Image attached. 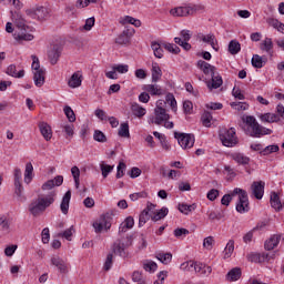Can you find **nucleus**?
I'll list each match as a JSON object with an SVG mask.
<instances>
[{
	"mask_svg": "<svg viewBox=\"0 0 284 284\" xmlns=\"http://www.w3.org/2000/svg\"><path fill=\"white\" fill-rule=\"evenodd\" d=\"M55 199V191H51L48 195H38V197L29 204L30 214L36 217L41 216V214L54 203Z\"/></svg>",
	"mask_w": 284,
	"mask_h": 284,
	"instance_id": "1",
	"label": "nucleus"
},
{
	"mask_svg": "<svg viewBox=\"0 0 284 284\" xmlns=\"http://www.w3.org/2000/svg\"><path fill=\"white\" fill-rule=\"evenodd\" d=\"M12 21L18 30H20L17 36L18 41H32L34 39V36H32V33H28V28L30 27L26 24V19L21 13L14 12V14L12 16Z\"/></svg>",
	"mask_w": 284,
	"mask_h": 284,
	"instance_id": "2",
	"label": "nucleus"
},
{
	"mask_svg": "<svg viewBox=\"0 0 284 284\" xmlns=\"http://www.w3.org/2000/svg\"><path fill=\"white\" fill-rule=\"evenodd\" d=\"M205 7L202 4H186L184 7H176L170 10L172 17H194L197 12H203Z\"/></svg>",
	"mask_w": 284,
	"mask_h": 284,
	"instance_id": "3",
	"label": "nucleus"
},
{
	"mask_svg": "<svg viewBox=\"0 0 284 284\" xmlns=\"http://www.w3.org/2000/svg\"><path fill=\"white\" fill-rule=\"evenodd\" d=\"M132 235H128L126 237L118 239L113 245H112V252L113 254H118V256H121L122 258H125L128 256V247H132Z\"/></svg>",
	"mask_w": 284,
	"mask_h": 284,
	"instance_id": "4",
	"label": "nucleus"
},
{
	"mask_svg": "<svg viewBox=\"0 0 284 284\" xmlns=\"http://www.w3.org/2000/svg\"><path fill=\"white\" fill-rule=\"evenodd\" d=\"M220 140L225 148H234L236 143H239V138H236V130L234 128L231 129H222L220 131Z\"/></svg>",
	"mask_w": 284,
	"mask_h": 284,
	"instance_id": "5",
	"label": "nucleus"
},
{
	"mask_svg": "<svg viewBox=\"0 0 284 284\" xmlns=\"http://www.w3.org/2000/svg\"><path fill=\"white\" fill-rule=\"evenodd\" d=\"M242 121L246 123L248 128H251L252 131L250 132V136H252L253 139H261V136H263V126L258 124L256 118L247 115L245 118H242Z\"/></svg>",
	"mask_w": 284,
	"mask_h": 284,
	"instance_id": "6",
	"label": "nucleus"
},
{
	"mask_svg": "<svg viewBox=\"0 0 284 284\" xmlns=\"http://www.w3.org/2000/svg\"><path fill=\"white\" fill-rule=\"evenodd\" d=\"M174 139L178 140L179 145L182 150H190V148H194V134L192 133H179L174 132Z\"/></svg>",
	"mask_w": 284,
	"mask_h": 284,
	"instance_id": "7",
	"label": "nucleus"
},
{
	"mask_svg": "<svg viewBox=\"0 0 284 284\" xmlns=\"http://www.w3.org/2000/svg\"><path fill=\"white\" fill-rule=\"evenodd\" d=\"M112 227V214L105 213L100 216V219L93 223V229L97 232V234H100V232H103V229L106 231Z\"/></svg>",
	"mask_w": 284,
	"mask_h": 284,
	"instance_id": "8",
	"label": "nucleus"
},
{
	"mask_svg": "<svg viewBox=\"0 0 284 284\" xmlns=\"http://www.w3.org/2000/svg\"><path fill=\"white\" fill-rule=\"evenodd\" d=\"M26 14L27 17H31V19H38V21H45L50 17V11L45 7H37L27 9Z\"/></svg>",
	"mask_w": 284,
	"mask_h": 284,
	"instance_id": "9",
	"label": "nucleus"
},
{
	"mask_svg": "<svg viewBox=\"0 0 284 284\" xmlns=\"http://www.w3.org/2000/svg\"><path fill=\"white\" fill-rule=\"evenodd\" d=\"M180 36L181 38H174V42L183 48V50H185L186 52L192 50V44L187 42L190 41V39H192V33L190 32V30H182L180 32Z\"/></svg>",
	"mask_w": 284,
	"mask_h": 284,
	"instance_id": "10",
	"label": "nucleus"
},
{
	"mask_svg": "<svg viewBox=\"0 0 284 284\" xmlns=\"http://www.w3.org/2000/svg\"><path fill=\"white\" fill-rule=\"evenodd\" d=\"M251 190H252L253 196H255L257 201H261V199H263V194H265V182L254 181L251 184Z\"/></svg>",
	"mask_w": 284,
	"mask_h": 284,
	"instance_id": "11",
	"label": "nucleus"
},
{
	"mask_svg": "<svg viewBox=\"0 0 284 284\" xmlns=\"http://www.w3.org/2000/svg\"><path fill=\"white\" fill-rule=\"evenodd\" d=\"M62 51L63 49L59 44H53L52 48L48 51V58L51 65H57V63H59Z\"/></svg>",
	"mask_w": 284,
	"mask_h": 284,
	"instance_id": "12",
	"label": "nucleus"
},
{
	"mask_svg": "<svg viewBox=\"0 0 284 284\" xmlns=\"http://www.w3.org/2000/svg\"><path fill=\"white\" fill-rule=\"evenodd\" d=\"M155 119L153 123L155 125H161L164 121H170V114H168V111L163 109V106H156L154 109Z\"/></svg>",
	"mask_w": 284,
	"mask_h": 284,
	"instance_id": "13",
	"label": "nucleus"
},
{
	"mask_svg": "<svg viewBox=\"0 0 284 284\" xmlns=\"http://www.w3.org/2000/svg\"><path fill=\"white\" fill-rule=\"evenodd\" d=\"M51 265L57 267V270L60 272V274H68V263L63 261L60 256H53L51 257Z\"/></svg>",
	"mask_w": 284,
	"mask_h": 284,
	"instance_id": "14",
	"label": "nucleus"
},
{
	"mask_svg": "<svg viewBox=\"0 0 284 284\" xmlns=\"http://www.w3.org/2000/svg\"><path fill=\"white\" fill-rule=\"evenodd\" d=\"M132 34H134V29H126L122 31V33H120L115 39V43L119 45H128V43H130V39H132Z\"/></svg>",
	"mask_w": 284,
	"mask_h": 284,
	"instance_id": "15",
	"label": "nucleus"
},
{
	"mask_svg": "<svg viewBox=\"0 0 284 284\" xmlns=\"http://www.w3.org/2000/svg\"><path fill=\"white\" fill-rule=\"evenodd\" d=\"M142 90L144 92H149V94H151V97H163V94H164L163 89L159 84H144L142 87Z\"/></svg>",
	"mask_w": 284,
	"mask_h": 284,
	"instance_id": "16",
	"label": "nucleus"
},
{
	"mask_svg": "<svg viewBox=\"0 0 284 284\" xmlns=\"http://www.w3.org/2000/svg\"><path fill=\"white\" fill-rule=\"evenodd\" d=\"M235 210L239 212V214L250 212V197H247V195L244 197H239Z\"/></svg>",
	"mask_w": 284,
	"mask_h": 284,
	"instance_id": "17",
	"label": "nucleus"
},
{
	"mask_svg": "<svg viewBox=\"0 0 284 284\" xmlns=\"http://www.w3.org/2000/svg\"><path fill=\"white\" fill-rule=\"evenodd\" d=\"M200 39L203 41V43H209V45H211L215 52H219V40H216V36L213 33H209L206 36L202 34Z\"/></svg>",
	"mask_w": 284,
	"mask_h": 284,
	"instance_id": "18",
	"label": "nucleus"
},
{
	"mask_svg": "<svg viewBox=\"0 0 284 284\" xmlns=\"http://www.w3.org/2000/svg\"><path fill=\"white\" fill-rule=\"evenodd\" d=\"M278 243H281V235L278 234L272 235L268 240L265 241L264 248L267 252H272L274 247H278Z\"/></svg>",
	"mask_w": 284,
	"mask_h": 284,
	"instance_id": "19",
	"label": "nucleus"
},
{
	"mask_svg": "<svg viewBox=\"0 0 284 284\" xmlns=\"http://www.w3.org/2000/svg\"><path fill=\"white\" fill-rule=\"evenodd\" d=\"M81 83H83V75L81 72H74L68 81L69 88H81Z\"/></svg>",
	"mask_w": 284,
	"mask_h": 284,
	"instance_id": "20",
	"label": "nucleus"
},
{
	"mask_svg": "<svg viewBox=\"0 0 284 284\" xmlns=\"http://www.w3.org/2000/svg\"><path fill=\"white\" fill-rule=\"evenodd\" d=\"M70 199H72V191H67L60 204L62 214H68L70 211Z\"/></svg>",
	"mask_w": 284,
	"mask_h": 284,
	"instance_id": "21",
	"label": "nucleus"
},
{
	"mask_svg": "<svg viewBox=\"0 0 284 284\" xmlns=\"http://www.w3.org/2000/svg\"><path fill=\"white\" fill-rule=\"evenodd\" d=\"M197 68L201 69L204 74H214L216 72V67L205 62L204 60L197 61Z\"/></svg>",
	"mask_w": 284,
	"mask_h": 284,
	"instance_id": "22",
	"label": "nucleus"
},
{
	"mask_svg": "<svg viewBox=\"0 0 284 284\" xmlns=\"http://www.w3.org/2000/svg\"><path fill=\"white\" fill-rule=\"evenodd\" d=\"M39 130L47 141H50L52 139V128L47 122H40L39 123Z\"/></svg>",
	"mask_w": 284,
	"mask_h": 284,
	"instance_id": "23",
	"label": "nucleus"
},
{
	"mask_svg": "<svg viewBox=\"0 0 284 284\" xmlns=\"http://www.w3.org/2000/svg\"><path fill=\"white\" fill-rule=\"evenodd\" d=\"M33 81L37 88H42L45 83V70L33 71Z\"/></svg>",
	"mask_w": 284,
	"mask_h": 284,
	"instance_id": "24",
	"label": "nucleus"
},
{
	"mask_svg": "<svg viewBox=\"0 0 284 284\" xmlns=\"http://www.w3.org/2000/svg\"><path fill=\"white\" fill-rule=\"evenodd\" d=\"M211 77H212L211 79L212 83L211 84L209 83L207 88L210 90H219V88L223 85V78L220 74H216V72L212 73Z\"/></svg>",
	"mask_w": 284,
	"mask_h": 284,
	"instance_id": "25",
	"label": "nucleus"
},
{
	"mask_svg": "<svg viewBox=\"0 0 284 284\" xmlns=\"http://www.w3.org/2000/svg\"><path fill=\"white\" fill-rule=\"evenodd\" d=\"M152 83H158V81H161V78L163 77V71L161 70V67H159V63L153 62L152 63Z\"/></svg>",
	"mask_w": 284,
	"mask_h": 284,
	"instance_id": "26",
	"label": "nucleus"
},
{
	"mask_svg": "<svg viewBox=\"0 0 284 284\" xmlns=\"http://www.w3.org/2000/svg\"><path fill=\"white\" fill-rule=\"evenodd\" d=\"M7 74L9 77H13L14 79H23L26 77V70H20L19 72H17V65L10 64L7 68Z\"/></svg>",
	"mask_w": 284,
	"mask_h": 284,
	"instance_id": "27",
	"label": "nucleus"
},
{
	"mask_svg": "<svg viewBox=\"0 0 284 284\" xmlns=\"http://www.w3.org/2000/svg\"><path fill=\"white\" fill-rule=\"evenodd\" d=\"M271 207L276 210V212H281V210L284 207L283 203H281V197H278V193L276 192L271 194Z\"/></svg>",
	"mask_w": 284,
	"mask_h": 284,
	"instance_id": "28",
	"label": "nucleus"
},
{
	"mask_svg": "<svg viewBox=\"0 0 284 284\" xmlns=\"http://www.w3.org/2000/svg\"><path fill=\"white\" fill-rule=\"evenodd\" d=\"M260 119L264 123H278L281 121V116L276 113H265L260 115Z\"/></svg>",
	"mask_w": 284,
	"mask_h": 284,
	"instance_id": "29",
	"label": "nucleus"
},
{
	"mask_svg": "<svg viewBox=\"0 0 284 284\" xmlns=\"http://www.w3.org/2000/svg\"><path fill=\"white\" fill-rule=\"evenodd\" d=\"M231 158L233 161H236L239 165H250V156L244 155L243 153H232Z\"/></svg>",
	"mask_w": 284,
	"mask_h": 284,
	"instance_id": "30",
	"label": "nucleus"
},
{
	"mask_svg": "<svg viewBox=\"0 0 284 284\" xmlns=\"http://www.w3.org/2000/svg\"><path fill=\"white\" fill-rule=\"evenodd\" d=\"M241 267H234L226 274V278L232 283L234 281H239L242 276Z\"/></svg>",
	"mask_w": 284,
	"mask_h": 284,
	"instance_id": "31",
	"label": "nucleus"
},
{
	"mask_svg": "<svg viewBox=\"0 0 284 284\" xmlns=\"http://www.w3.org/2000/svg\"><path fill=\"white\" fill-rule=\"evenodd\" d=\"M246 258L250 263H265L264 253H248Z\"/></svg>",
	"mask_w": 284,
	"mask_h": 284,
	"instance_id": "32",
	"label": "nucleus"
},
{
	"mask_svg": "<svg viewBox=\"0 0 284 284\" xmlns=\"http://www.w3.org/2000/svg\"><path fill=\"white\" fill-rule=\"evenodd\" d=\"M118 134L122 139H130V124H128V122L121 123Z\"/></svg>",
	"mask_w": 284,
	"mask_h": 284,
	"instance_id": "33",
	"label": "nucleus"
},
{
	"mask_svg": "<svg viewBox=\"0 0 284 284\" xmlns=\"http://www.w3.org/2000/svg\"><path fill=\"white\" fill-rule=\"evenodd\" d=\"M266 61H267L266 58L263 59V57H261L258 54H254L251 60V63H252L253 68L260 69V68H263V65H265Z\"/></svg>",
	"mask_w": 284,
	"mask_h": 284,
	"instance_id": "34",
	"label": "nucleus"
},
{
	"mask_svg": "<svg viewBox=\"0 0 284 284\" xmlns=\"http://www.w3.org/2000/svg\"><path fill=\"white\" fill-rule=\"evenodd\" d=\"M131 111L134 116H138L139 119H141V116H145V108L141 106L139 103H133L131 105Z\"/></svg>",
	"mask_w": 284,
	"mask_h": 284,
	"instance_id": "35",
	"label": "nucleus"
},
{
	"mask_svg": "<svg viewBox=\"0 0 284 284\" xmlns=\"http://www.w3.org/2000/svg\"><path fill=\"white\" fill-rule=\"evenodd\" d=\"M229 52L230 54H239L241 52V43L239 40H231L229 43Z\"/></svg>",
	"mask_w": 284,
	"mask_h": 284,
	"instance_id": "36",
	"label": "nucleus"
},
{
	"mask_svg": "<svg viewBox=\"0 0 284 284\" xmlns=\"http://www.w3.org/2000/svg\"><path fill=\"white\" fill-rule=\"evenodd\" d=\"M32 172H34V166H32L31 162H28L24 171V183H30L32 181Z\"/></svg>",
	"mask_w": 284,
	"mask_h": 284,
	"instance_id": "37",
	"label": "nucleus"
},
{
	"mask_svg": "<svg viewBox=\"0 0 284 284\" xmlns=\"http://www.w3.org/2000/svg\"><path fill=\"white\" fill-rule=\"evenodd\" d=\"M178 210L179 212H181V214H190V212H194V210H196V204L187 205L185 203H182L179 204Z\"/></svg>",
	"mask_w": 284,
	"mask_h": 284,
	"instance_id": "38",
	"label": "nucleus"
},
{
	"mask_svg": "<svg viewBox=\"0 0 284 284\" xmlns=\"http://www.w3.org/2000/svg\"><path fill=\"white\" fill-rule=\"evenodd\" d=\"M281 150V148H278V144H273V145H268L266 148H264L260 154L262 156H267L270 154H274V152H278Z\"/></svg>",
	"mask_w": 284,
	"mask_h": 284,
	"instance_id": "39",
	"label": "nucleus"
},
{
	"mask_svg": "<svg viewBox=\"0 0 284 284\" xmlns=\"http://www.w3.org/2000/svg\"><path fill=\"white\" fill-rule=\"evenodd\" d=\"M158 261H161L163 265H169L172 262V253H158L156 256Z\"/></svg>",
	"mask_w": 284,
	"mask_h": 284,
	"instance_id": "40",
	"label": "nucleus"
},
{
	"mask_svg": "<svg viewBox=\"0 0 284 284\" xmlns=\"http://www.w3.org/2000/svg\"><path fill=\"white\" fill-rule=\"evenodd\" d=\"M260 48L264 52H271L274 48V42H272V38H265V40L261 43Z\"/></svg>",
	"mask_w": 284,
	"mask_h": 284,
	"instance_id": "41",
	"label": "nucleus"
},
{
	"mask_svg": "<svg viewBox=\"0 0 284 284\" xmlns=\"http://www.w3.org/2000/svg\"><path fill=\"white\" fill-rule=\"evenodd\" d=\"M14 194L18 196V200L23 203V201H26V196H23V185L21 184V182H16L14 183Z\"/></svg>",
	"mask_w": 284,
	"mask_h": 284,
	"instance_id": "42",
	"label": "nucleus"
},
{
	"mask_svg": "<svg viewBox=\"0 0 284 284\" xmlns=\"http://www.w3.org/2000/svg\"><path fill=\"white\" fill-rule=\"evenodd\" d=\"M168 207H162L160 211H158L153 216H151V221H161V219H165L166 214H169Z\"/></svg>",
	"mask_w": 284,
	"mask_h": 284,
	"instance_id": "43",
	"label": "nucleus"
},
{
	"mask_svg": "<svg viewBox=\"0 0 284 284\" xmlns=\"http://www.w3.org/2000/svg\"><path fill=\"white\" fill-rule=\"evenodd\" d=\"M151 48L156 59H163V48H161V44L159 42H152Z\"/></svg>",
	"mask_w": 284,
	"mask_h": 284,
	"instance_id": "44",
	"label": "nucleus"
},
{
	"mask_svg": "<svg viewBox=\"0 0 284 284\" xmlns=\"http://www.w3.org/2000/svg\"><path fill=\"white\" fill-rule=\"evenodd\" d=\"M150 219H152L150 213L148 211L143 210L139 217V227H143V225H145L148 223V221H150Z\"/></svg>",
	"mask_w": 284,
	"mask_h": 284,
	"instance_id": "45",
	"label": "nucleus"
},
{
	"mask_svg": "<svg viewBox=\"0 0 284 284\" xmlns=\"http://www.w3.org/2000/svg\"><path fill=\"white\" fill-rule=\"evenodd\" d=\"M100 170L102 172L103 179H108V174L114 170V165L105 164V162H102L100 164Z\"/></svg>",
	"mask_w": 284,
	"mask_h": 284,
	"instance_id": "46",
	"label": "nucleus"
},
{
	"mask_svg": "<svg viewBox=\"0 0 284 284\" xmlns=\"http://www.w3.org/2000/svg\"><path fill=\"white\" fill-rule=\"evenodd\" d=\"M202 124L204 128H210L212 125V113L211 112H204L201 118Z\"/></svg>",
	"mask_w": 284,
	"mask_h": 284,
	"instance_id": "47",
	"label": "nucleus"
},
{
	"mask_svg": "<svg viewBox=\"0 0 284 284\" xmlns=\"http://www.w3.org/2000/svg\"><path fill=\"white\" fill-rule=\"evenodd\" d=\"M93 139H94V141H98V143H106L108 142V138L105 136V133L102 131H99V130L94 131Z\"/></svg>",
	"mask_w": 284,
	"mask_h": 284,
	"instance_id": "48",
	"label": "nucleus"
},
{
	"mask_svg": "<svg viewBox=\"0 0 284 284\" xmlns=\"http://www.w3.org/2000/svg\"><path fill=\"white\" fill-rule=\"evenodd\" d=\"M234 252V240H230L224 250V258H230Z\"/></svg>",
	"mask_w": 284,
	"mask_h": 284,
	"instance_id": "49",
	"label": "nucleus"
},
{
	"mask_svg": "<svg viewBox=\"0 0 284 284\" xmlns=\"http://www.w3.org/2000/svg\"><path fill=\"white\" fill-rule=\"evenodd\" d=\"M122 23H130L131 26H134L135 28H141V20L136 18H132L130 16H125Z\"/></svg>",
	"mask_w": 284,
	"mask_h": 284,
	"instance_id": "50",
	"label": "nucleus"
},
{
	"mask_svg": "<svg viewBox=\"0 0 284 284\" xmlns=\"http://www.w3.org/2000/svg\"><path fill=\"white\" fill-rule=\"evenodd\" d=\"M64 114L70 123H74L77 121V115L74 114V111L70 106H64Z\"/></svg>",
	"mask_w": 284,
	"mask_h": 284,
	"instance_id": "51",
	"label": "nucleus"
},
{
	"mask_svg": "<svg viewBox=\"0 0 284 284\" xmlns=\"http://www.w3.org/2000/svg\"><path fill=\"white\" fill-rule=\"evenodd\" d=\"M196 267V262L189 261L181 264V270L184 272H194Z\"/></svg>",
	"mask_w": 284,
	"mask_h": 284,
	"instance_id": "52",
	"label": "nucleus"
},
{
	"mask_svg": "<svg viewBox=\"0 0 284 284\" xmlns=\"http://www.w3.org/2000/svg\"><path fill=\"white\" fill-rule=\"evenodd\" d=\"M126 168H128V165H125V162H123V161L119 162L115 178L116 179H123V176H125V169Z\"/></svg>",
	"mask_w": 284,
	"mask_h": 284,
	"instance_id": "53",
	"label": "nucleus"
},
{
	"mask_svg": "<svg viewBox=\"0 0 284 284\" xmlns=\"http://www.w3.org/2000/svg\"><path fill=\"white\" fill-rule=\"evenodd\" d=\"M165 101L170 104L171 110H173V112H176V99L174 98V94L168 93L165 97Z\"/></svg>",
	"mask_w": 284,
	"mask_h": 284,
	"instance_id": "54",
	"label": "nucleus"
},
{
	"mask_svg": "<svg viewBox=\"0 0 284 284\" xmlns=\"http://www.w3.org/2000/svg\"><path fill=\"white\" fill-rule=\"evenodd\" d=\"M164 50H168V52H171L172 54H179V52H181L179 45L174 43H164Z\"/></svg>",
	"mask_w": 284,
	"mask_h": 284,
	"instance_id": "55",
	"label": "nucleus"
},
{
	"mask_svg": "<svg viewBox=\"0 0 284 284\" xmlns=\"http://www.w3.org/2000/svg\"><path fill=\"white\" fill-rule=\"evenodd\" d=\"M112 70L119 72V74H125L130 70V67L128 64H115L112 67Z\"/></svg>",
	"mask_w": 284,
	"mask_h": 284,
	"instance_id": "56",
	"label": "nucleus"
},
{
	"mask_svg": "<svg viewBox=\"0 0 284 284\" xmlns=\"http://www.w3.org/2000/svg\"><path fill=\"white\" fill-rule=\"evenodd\" d=\"M156 267V262L146 261L143 263V270H145V272H155Z\"/></svg>",
	"mask_w": 284,
	"mask_h": 284,
	"instance_id": "57",
	"label": "nucleus"
},
{
	"mask_svg": "<svg viewBox=\"0 0 284 284\" xmlns=\"http://www.w3.org/2000/svg\"><path fill=\"white\" fill-rule=\"evenodd\" d=\"M203 247L205 250H212L214 247V236H207L203 241Z\"/></svg>",
	"mask_w": 284,
	"mask_h": 284,
	"instance_id": "58",
	"label": "nucleus"
},
{
	"mask_svg": "<svg viewBox=\"0 0 284 284\" xmlns=\"http://www.w3.org/2000/svg\"><path fill=\"white\" fill-rule=\"evenodd\" d=\"M175 239H183V236H187L190 231L187 229H175L173 232Z\"/></svg>",
	"mask_w": 284,
	"mask_h": 284,
	"instance_id": "59",
	"label": "nucleus"
},
{
	"mask_svg": "<svg viewBox=\"0 0 284 284\" xmlns=\"http://www.w3.org/2000/svg\"><path fill=\"white\" fill-rule=\"evenodd\" d=\"M94 23H95L94 17L87 19L85 23L83 26V30H85L87 32H90V30H92V28H94Z\"/></svg>",
	"mask_w": 284,
	"mask_h": 284,
	"instance_id": "60",
	"label": "nucleus"
},
{
	"mask_svg": "<svg viewBox=\"0 0 284 284\" xmlns=\"http://www.w3.org/2000/svg\"><path fill=\"white\" fill-rule=\"evenodd\" d=\"M18 247L19 246L17 244H12V245L7 246L4 248L6 256H14V253L17 252Z\"/></svg>",
	"mask_w": 284,
	"mask_h": 284,
	"instance_id": "61",
	"label": "nucleus"
},
{
	"mask_svg": "<svg viewBox=\"0 0 284 284\" xmlns=\"http://www.w3.org/2000/svg\"><path fill=\"white\" fill-rule=\"evenodd\" d=\"M32 58V64H31V68L33 70V72H39V70H43L41 69V64L39 62V58L37 55H31Z\"/></svg>",
	"mask_w": 284,
	"mask_h": 284,
	"instance_id": "62",
	"label": "nucleus"
},
{
	"mask_svg": "<svg viewBox=\"0 0 284 284\" xmlns=\"http://www.w3.org/2000/svg\"><path fill=\"white\" fill-rule=\"evenodd\" d=\"M112 258H114V255H112V253H109L106 255V260L104 262V271L105 272H110V270L112 268Z\"/></svg>",
	"mask_w": 284,
	"mask_h": 284,
	"instance_id": "63",
	"label": "nucleus"
},
{
	"mask_svg": "<svg viewBox=\"0 0 284 284\" xmlns=\"http://www.w3.org/2000/svg\"><path fill=\"white\" fill-rule=\"evenodd\" d=\"M206 197L209 199V201H216V199H219V190L216 189H212L207 192Z\"/></svg>",
	"mask_w": 284,
	"mask_h": 284,
	"instance_id": "64",
	"label": "nucleus"
}]
</instances>
